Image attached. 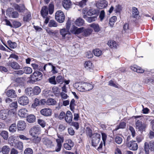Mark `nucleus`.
<instances>
[{
    "label": "nucleus",
    "instance_id": "nucleus-1",
    "mask_svg": "<svg viewBox=\"0 0 154 154\" xmlns=\"http://www.w3.org/2000/svg\"><path fill=\"white\" fill-rule=\"evenodd\" d=\"M57 135L58 138L56 140L57 145L55 147V151L59 152L61 149L62 143L64 141V137L63 136L60 135L58 134H57Z\"/></svg>",
    "mask_w": 154,
    "mask_h": 154
},
{
    "label": "nucleus",
    "instance_id": "nucleus-2",
    "mask_svg": "<svg viewBox=\"0 0 154 154\" xmlns=\"http://www.w3.org/2000/svg\"><path fill=\"white\" fill-rule=\"evenodd\" d=\"M101 136L100 134L97 133L93 134L92 137V145L94 146H97L100 140Z\"/></svg>",
    "mask_w": 154,
    "mask_h": 154
},
{
    "label": "nucleus",
    "instance_id": "nucleus-3",
    "mask_svg": "<svg viewBox=\"0 0 154 154\" xmlns=\"http://www.w3.org/2000/svg\"><path fill=\"white\" fill-rule=\"evenodd\" d=\"M56 20L59 22L62 23L65 20V16L63 13L61 11H57L55 14Z\"/></svg>",
    "mask_w": 154,
    "mask_h": 154
},
{
    "label": "nucleus",
    "instance_id": "nucleus-4",
    "mask_svg": "<svg viewBox=\"0 0 154 154\" xmlns=\"http://www.w3.org/2000/svg\"><path fill=\"white\" fill-rule=\"evenodd\" d=\"M41 131L40 127L35 126L31 128L30 131V134L33 137H35L40 133Z\"/></svg>",
    "mask_w": 154,
    "mask_h": 154
},
{
    "label": "nucleus",
    "instance_id": "nucleus-5",
    "mask_svg": "<svg viewBox=\"0 0 154 154\" xmlns=\"http://www.w3.org/2000/svg\"><path fill=\"white\" fill-rule=\"evenodd\" d=\"M7 66L11 67L15 70H19L21 69V66L17 62L14 61H9L6 63Z\"/></svg>",
    "mask_w": 154,
    "mask_h": 154
},
{
    "label": "nucleus",
    "instance_id": "nucleus-6",
    "mask_svg": "<svg viewBox=\"0 0 154 154\" xmlns=\"http://www.w3.org/2000/svg\"><path fill=\"white\" fill-rule=\"evenodd\" d=\"M42 74L38 71H35L31 76V79L34 82L38 81L42 79Z\"/></svg>",
    "mask_w": 154,
    "mask_h": 154
},
{
    "label": "nucleus",
    "instance_id": "nucleus-7",
    "mask_svg": "<svg viewBox=\"0 0 154 154\" xmlns=\"http://www.w3.org/2000/svg\"><path fill=\"white\" fill-rule=\"evenodd\" d=\"M145 151L146 154H148L149 149L151 151L154 150V141H150L149 143L146 142L145 143Z\"/></svg>",
    "mask_w": 154,
    "mask_h": 154
},
{
    "label": "nucleus",
    "instance_id": "nucleus-8",
    "mask_svg": "<svg viewBox=\"0 0 154 154\" xmlns=\"http://www.w3.org/2000/svg\"><path fill=\"white\" fill-rule=\"evenodd\" d=\"M135 125L136 129L141 132L144 131L146 127V124L143 123L142 121L139 120L136 122Z\"/></svg>",
    "mask_w": 154,
    "mask_h": 154
},
{
    "label": "nucleus",
    "instance_id": "nucleus-9",
    "mask_svg": "<svg viewBox=\"0 0 154 154\" xmlns=\"http://www.w3.org/2000/svg\"><path fill=\"white\" fill-rule=\"evenodd\" d=\"M6 14L10 17L14 18H17L19 16L18 13L14 11V9L11 8H8L6 11Z\"/></svg>",
    "mask_w": 154,
    "mask_h": 154
},
{
    "label": "nucleus",
    "instance_id": "nucleus-10",
    "mask_svg": "<svg viewBox=\"0 0 154 154\" xmlns=\"http://www.w3.org/2000/svg\"><path fill=\"white\" fill-rule=\"evenodd\" d=\"M60 33L62 36V38L63 39L68 38V36L70 35V32L66 29L63 28L60 29Z\"/></svg>",
    "mask_w": 154,
    "mask_h": 154
},
{
    "label": "nucleus",
    "instance_id": "nucleus-11",
    "mask_svg": "<svg viewBox=\"0 0 154 154\" xmlns=\"http://www.w3.org/2000/svg\"><path fill=\"white\" fill-rule=\"evenodd\" d=\"M18 102L20 104L24 106L29 103V100L26 96H23L19 98L18 99Z\"/></svg>",
    "mask_w": 154,
    "mask_h": 154
},
{
    "label": "nucleus",
    "instance_id": "nucleus-12",
    "mask_svg": "<svg viewBox=\"0 0 154 154\" xmlns=\"http://www.w3.org/2000/svg\"><path fill=\"white\" fill-rule=\"evenodd\" d=\"M97 6L99 9H102L107 6L108 2L105 0H100L96 3Z\"/></svg>",
    "mask_w": 154,
    "mask_h": 154
},
{
    "label": "nucleus",
    "instance_id": "nucleus-13",
    "mask_svg": "<svg viewBox=\"0 0 154 154\" xmlns=\"http://www.w3.org/2000/svg\"><path fill=\"white\" fill-rule=\"evenodd\" d=\"M26 124L23 121L20 120L18 122L17 124V128L18 131H23L26 128Z\"/></svg>",
    "mask_w": 154,
    "mask_h": 154
},
{
    "label": "nucleus",
    "instance_id": "nucleus-14",
    "mask_svg": "<svg viewBox=\"0 0 154 154\" xmlns=\"http://www.w3.org/2000/svg\"><path fill=\"white\" fill-rule=\"evenodd\" d=\"M127 146L131 150L135 151L137 150L138 147L137 143L135 141H131L127 144Z\"/></svg>",
    "mask_w": 154,
    "mask_h": 154
},
{
    "label": "nucleus",
    "instance_id": "nucleus-15",
    "mask_svg": "<svg viewBox=\"0 0 154 154\" xmlns=\"http://www.w3.org/2000/svg\"><path fill=\"white\" fill-rule=\"evenodd\" d=\"M62 5L66 10H68L71 7L72 4L70 0H63Z\"/></svg>",
    "mask_w": 154,
    "mask_h": 154
},
{
    "label": "nucleus",
    "instance_id": "nucleus-16",
    "mask_svg": "<svg viewBox=\"0 0 154 154\" xmlns=\"http://www.w3.org/2000/svg\"><path fill=\"white\" fill-rule=\"evenodd\" d=\"M42 141L44 144L48 148H52L54 146V144L52 141L47 138L42 139Z\"/></svg>",
    "mask_w": 154,
    "mask_h": 154
},
{
    "label": "nucleus",
    "instance_id": "nucleus-17",
    "mask_svg": "<svg viewBox=\"0 0 154 154\" xmlns=\"http://www.w3.org/2000/svg\"><path fill=\"white\" fill-rule=\"evenodd\" d=\"M41 113L44 116H48L51 114L52 110L48 108H45L42 109L40 111Z\"/></svg>",
    "mask_w": 154,
    "mask_h": 154
},
{
    "label": "nucleus",
    "instance_id": "nucleus-18",
    "mask_svg": "<svg viewBox=\"0 0 154 154\" xmlns=\"http://www.w3.org/2000/svg\"><path fill=\"white\" fill-rule=\"evenodd\" d=\"M66 115L65 117L66 122L67 123H71L73 118L71 112L69 111H67Z\"/></svg>",
    "mask_w": 154,
    "mask_h": 154
},
{
    "label": "nucleus",
    "instance_id": "nucleus-19",
    "mask_svg": "<svg viewBox=\"0 0 154 154\" xmlns=\"http://www.w3.org/2000/svg\"><path fill=\"white\" fill-rule=\"evenodd\" d=\"M13 6L15 9L19 12H23L26 10V8L23 5L19 6L17 4H14Z\"/></svg>",
    "mask_w": 154,
    "mask_h": 154
},
{
    "label": "nucleus",
    "instance_id": "nucleus-20",
    "mask_svg": "<svg viewBox=\"0 0 154 154\" xmlns=\"http://www.w3.org/2000/svg\"><path fill=\"white\" fill-rule=\"evenodd\" d=\"M8 111L5 110H2L0 111V119L2 120H5L8 116Z\"/></svg>",
    "mask_w": 154,
    "mask_h": 154
},
{
    "label": "nucleus",
    "instance_id": "nucleus-21",
    "mask_svg": "<svg viewBox=\"0 0 154 154\" xmlns=\"http://www.w3.org/2000/svg\"><path fill=\"white\" fill-rule=\"evenodd\" d=\"M101 135L103 143V142L102 141L100 143L99 146L98 148V149L99 150L102 149L103 147V144L104 146L105 145V141L107 138V135L105 133H102Z\"/></svg>",
    "mask_w": 154,
    "mask_h": 154
},
{
    "label": "nucleus",
    "instance_id": "nucleus-22",
    "mask_svg": "<svg viewBox=\"0 0 154 154\" xmlns=\"http://www.w3.org/2000/svg\"><path fill=\"white\" fill-rule=\"evenodd\" d=\"M27 110L25 108L21 109H20L18 112V115L21 117H25L27 115Z\"/></svg>",
    "mask_w": 154,
    "mask_h": 154
},
{
    "label": "nucleus",
    "instance_id": "nucleus-23",
    "mask_svg": "<svg viewBox=\"0 0 154 154\" xmlns=\"http://www.w3.org/2000/svg\"><path fill=\"white\" fill-rule=\"evenodd\" d=\"M42 16L43 18H45L48 14V8L47 6H44L42 8L41 11Z\"/></svg>",
    "mask_w": 154,
    "mask_h": 154
},
{
    "label": "nucleus",
    "instance_id": "nucleus-24",
    "mask_svg": "<svg viewBox=\"0 0 154 154\" xmlns=\"http://www.w3.org/2000/svg\"><path fill=\"white\" fill-rule=\"evenodd\" d=\"M83 17L88 22L91 23L96 20L97 17L96 16H94L88 17L86 15H84L83 16Z\"/></svg>",
    "mask_w": 154,
    "mask_h": 154
},
{
    "label": "nucleus",
    "instance_id": "nucleus-25",
    "mask_svg": "<svg viewBox=\"0 0 154 154\" xmlns=\"http://www.w3.org/2000/svg\"><path fill=\"white\" fill-rule=\"evenodd\" d=\"M6 94L8 97H10L11 98L15 97L17 96L15 91L13 90H9L6 92Z\"/></svg>",
    "mask_w": 154,
    "mask_h": 154
},
{
    "label": "nucleus",
    "instance_id": "nucleus-26",
    "mask_svg": "<svg viewBox=\"0 0 154 154\" xmlns=\"http://www.w3.org/2000/svg\"><path fill=\"white\" fill-rule=\"evenodd\" d=\"M10 150V149L9 146L5 145L2 148L1 152L3 154H8Z\"/></svg>",
    "mask_w": 154,
    "mask_h": 154
},
{
    "label": "nucleus",
    "instance_id": "nucleus-27",
    "mask_svg": "<svg viewBox=\"0 0 154 154\" xmlns=\"http://www.w3.org/2000/svg\"><path fill=\"white\" fill-rule=\"evenodd\" d=\"M132 17L134 18H137L139 14V12L137 8L135 7L132 8Z\"/></svg>",
    "mask_w": 154,
    "mask_h": 154
},
{
    "label": "nucleus",
    "instance_id": "nucleus-28",
    "mask_svg": "<svg viewBox=\"0 0 154 154\" xmlns=\"http://www.w3.org/2000/svg\"><path fill=\"white\" fill-rule=\"evenodd\" d=\"M89 26L91 28H93L95 32H98L100 30V28L99 25L97 23H93L89 25Z\"/></svg>",
    "mask_w": 154,
    "mask_h": 154
},
{
    "label": "nucleus",
    "instance_id": "nucleus-29",
    "mask_svg": "<svg viewBox=\"0 0 154 154\" xmlns=\"http://www.w3.org/2000/svg\"><path fill=\"white\" fill-rule=\"evenodd\" d=\"M0 136L5 140H7L8 138V133L7 131H3L0 133Z\"/></svg>",
    "mask_w": 154,
    "mask_h": 154
},
{
    "label": "nucleus",
    "instance_id": "nucleus-30",
    "mask_svg": "<svg viewBox=\"0 0 154 154\" xmlns=\"http://www.w3.org/2000/svg\"><path fill=\"white\" fill-rule=\"evenodd\" d=\"M55 129L52 127H49L47 130V133L48 135L52 136L56 133Z\"/></svg>",
    "mask_w": 154,
    "mask_h": 154
},
{
    "label": "nucleus",
    "instance_id": "nucleus-31",
    "mask_svg": "<svg viewBox=\"0 0 154 154\" xmlns=\"http://www.w3.org/2000/svg\"><path fill=\"white\" fill-rule=\"evenodd\" d=\"M56 103V101L54 99L49 98L46 101V104L49 106L54 105Z\"/></svg>",
    "mask_w": 154,
    "mask_h": 154
},
{
    "label": "nucleus",
    "instance_id": "nucleus-32",
    "mask_svg": "<svg viewBox=\"0 0 154 154\" xmlns=\"http://www.w3.org/2000/svg\"><path fill=\"white\" fill-rule=\"evenodd\" d=\"M98 11L94 9H90L87 12V14L88 15H94V16L97 17L98 16Z\"/></svg>",
    "mask_w": 154,
    "mask_h": 154
},
{
    "label": "nucleus",
    "instance_id": "nucleus-33",
    "mask_svg": "<svg viewBox=\"0 0 154 154\" xmlns=\"http://www.w3.org/2000/svg\"><path fill=\"white\" fill-rule=\"evenodd\" d=\"M131 69L132 70L138 73H143L144 72L143 69L138 66L137 67L132 66L131 67Z\"/></svg>",
    "mask_w": 154,
    "mask_h": 154
},
{
    "label": "nucleus",
    "instance_id": "nucleus-34",
    "mask_svg": "<svg viewBox=\"0 0 154 154\" xmlns=\"http://www.w3.org/2000/svg\"><path fill=\"white\" fill-rule=\"evenodd\" d=\"M75 23L77 26H82L84 24V21L82 18H79L76 20L75 22Z\"/></svg>",
    "mask_w": 154,
    "mask_h": 154
},
{
    "label": "nucleus",
    "instance_id": "nucleus-35",
    "mask_svg": "<svg viewBox=\"0 0 154 154\" xmlns=\"http://www.w3.org/2000/svg\"><path fill=\"white\" fill-rule=\"evenodd\" d=\"M27 121L29 123H33L35 120V117L32 115H30L27 117Z\"/></svg>",
    "mask_w": 154,
    "mask_h": 154
},
{
    "label": "nucleus",
    "instance_id": "nucleus-36",
    "mask_svg": "<svg viewBox=\"0 0 154 154\" xmlns=\"http://www.w3.org/2000/svg\"><path fill=\"white\" fill-rule=\"evenodd\" d=\"M84 83L85 91H88L93 89V86L92 84L87 82Z\"/></svg>",
    "mask_w": 154,
    "mask_h": 154
},
{
    "label": "nucleus",
    "instance_id": "nucleus-37",
    "mask_svg": "<svg viewBox=\"0 0 154 154\" xmlns=\"http://www.w3.org/2000/svg\"><path fill=\"white\" fill-rule=\"evenodd\" d=\"M51 91L48 89H45L43 91V95L45 97L52 96Z\"/></svg>",
    "mask_w": 154,
    "mask_h": 154
},
{
    "label": "nucleus",
    "instance_id": "nucleus-38",
    "mask_svg": "<svg viewBox=\"0 0 154 154\" xmlns=\"http://www.w3.org/2000/svg\"><path fill=\"white\" fill-rule=\"evenodd\" d=\"M9 131L10 132L13 133L15 132L17 130V126L16 124L14 123L11 124L9 128Z\"/></svg>",
    "mask_w": 154,
    "mask_h": 154
},
{
    "label": "nucleus",
    "instance_id": "nucleus-39",
    "mask_svg": "<svg viewBox=\"0 0 154 154\" xmlns=\"http://www.w3.org/2000/svg\"><path fill=\"white\" fill-rule=\"evenodd\" d=\"M116 16H113L110 18L109 24L110 27H113V26L114 23L116 20Z\"/></svg>",
    "mask_w": 154,
    "mask_h": 154
},
{
    "label": "nucleus",
    "instance_id": "nucleus-40",
    "mask_svg": "<svg viewBox=\"0 0 154 154\" xmlns=\"http://www.w3.org/2000/svg\"><path fill=\"white\" fill-rule=\"evenodd\" d=\"M33 94L34 95H38L41 92V89L38 86H35L32 89Z\"/></svg>",
    "mask_w": 154,
    "mask_h": 154
},
{
    "label": "nucleus",
    "instance_id": "nucleus-41",
    "mask_svg": "<svg viewBox=\"0 0 154 154\" xmlns=\"http://www.w3.org/2000/svg\"><path fill=\"white\" fill-rule=\"evenodd\" d=\"M122 137L119 136H116L114 138V141L116 143L118 144H121L122 141Z\"/></svg>",
    "mask_w": 154,
    "mask_h": 154
},
{
    "label": "nucleus",
    "instance_id": "nucleus-42",
    "mask_svg": "<svg viewBox=\"0 0 154 154\" xmlns=\"http://www.w3.org/2000/svg\"><path fill=\"white\" fill-rule=\"evenodd\" d=\"M108 45L112 48H116L117 44L116 42L113 41H109L108 43Z\"/></svg>",
    "mask_w": 154,
    "mask_h": 154
},
{
    "label": "nucleus",
    "instance_id": "nucleus-43",
    "mask_svg": "<svg viewBox=\"0 0 154 154\" xmlns=\"http://www.w3.org/2000/svg\"><path fill=\"white\" fill-rule=\"evenodd\" d=\"M25 93L27 95L29 96L33 95L32 89V88H27L25 90Z\"/></svg>",
    "mask_w": 154,
    "mask_h": 154
},
{
    "label": "nucleus",
    "instance_id": "nucleus-44",
    "mask_svg": "<svg viewBox=\"0 0 154 154\" xmlns=\"http://www.w3.org/2000/svg\"><path fill=\"white\" fill-rule=\"evenodd\" d=\"M24 73L26 74H30L32 72V68L29 67H25L23 68Z\"/></svg>",
    "mask_w": 154,
    "mask_h": 154
},
{
    "label": "nucleus",
    "instance_id": "nucleus-45",
    "mask_svg": "<svg viewBox=\"0 0 154 154\" xmlns=\"http://www.w3.org/2000/svg\"><path fill=\"white\" fill-rule=\"evenodd\" d=\"M31 19V14L29 12L27 13L24 16L23 20L26 21H28Z\"/></svg>",
    "mask_w": 154,
    "mask_h": 154
},
{
    "label": "nucleus",
    "instance_id": "nucleus-46",
    "mask_svg": "<svg viewBox=\"0 0 154 154\" xmlns=\"http://www.w3.org/2000/svg\"><path fill=\"white\" fill-rule=\"evenodd\" d=\"M49 27H56L57 26V23L54 20H51L48 24Z\"/></svg>",
    "mask_w": 154,
    "mask_h": 154
},
{
    "label": "nucleus",
    "instance_id": "nucleus-47",
    "mask_svg": "<svg viewBox=\"0 0 154 154\" xmlns=\"http://www.w3.org/2000/svg\"><path fill=\"white\" fill-rule=\"evenodd\" d=\"M15 147L19 149H22L23 148V143L21 142H18L15 144Z\"/></svg>",
    "mask_w": 154,
    "mask_h": 154
},
{
    "label": "nucleus",
    "instance_id": "nucleus-48",
    "mask_svg": "<svg viewBox=\"0 0 154 154\" xmlns=\"http://www.w3.org/2000/svg\"><path fill=\"white\" fill-rule=\"evenodd\" d=\"M122 10V7L119 4L116 5L114 7V11L116 13L120 12Z\"/></svg>",
    "mask_w": 154,
    "mask_h": 154
},
{
    "label": "nucleus",
    "instance_id": "nucleus-49",
    "mask_svg": "<svg viewBox=\"0 0 154 154\" xmlns=\"http://www.w3.org/2000/svg\"><path fill=\"white\" fill-rule=\"evenodd\" d=\"M92 32L91 29H87L83 31V35L87 36L90 35Z\"/></svg>",
    "mask_w": 154,
    "mask_h": 154
},
{
    "label": "nucleus",
    "instance_id": "nucleus-50",
    "mask_svg": "<svg viewBox=\"0 0 154 154\" xmlns=\"http://www.w3.org/2000/svg\"><path fill=\"white\" fill-rule=\"evenodd\" d=\"M8 43L9 46L11 48H14L17 46V44L15 42H12L11 40H9L8 41Z\"/></svg>",
    "mask_w": 154,
    "mask_h": 154
},
{
    "label": "nucleus",
    "instance_id": "nucleus-51",
    "mask_svg": "<svg viewBox=\"0 0 154 154\" xmlns=\"http://www.w3.org/2000/svg\"><path fill=\"white\" fill-rule=\"evenodd\" d=\"M126 127V123L124 122H121L119 125L117 126L115 130L116 131L120 128H124Z\"/></svg>",
    "mask_w": 154,
    "mask_h": 154
},
{
    "label": "nucleus",
    "instance_id": "nucleus-52",
    "mask_svg": "<svg viewBox=\"0 0 154 154\" xmlns=\"http://www.w3.org/2000/svg\"><path fill=\"white\" fill-rule=\"evenodd\" d=\"M56 81L58 83L62 84L64 82V78L61 75H58L56 78Z\"/></svg>",
    "mask_w": 154,
    "mask_h": 154
},
{
    "label": "nucleus",
    "instance_id": "nucleus-53",
    "mask_svg": "<svg viewBox=\"0 0 154 154\" xmlns=\"http://www.w3.org/2000/svg\"><path fill=\"white\" fill-rule=\"evenodd\" d=\"M93 52L95 56L97 57L100 56L102 54V51L99 49H96L94 50Z\"/></svg>",
    "mask_w": 154,
    "mask_h": 154
},
{
    "label": "nucleus",
    "instance_id": "nucleus-54",
    "mask_svg": "<svg viewBox=\"0 0 154 154\" xmlns=\"http://www.w3.org/2000/svg\"><path fill=\"white\" fill-rule=\"evenodd\" d=\"M85 68L88 69L92 67V63L90 61L85 62L84 64Z\"/></svg>",
    "mask_w": 154,
    "mask_h": 154
},
{
    "label": "nucleus",
    "instance_id": "nucleus-55",
    "mask_svg": "<svg viewBox=\"0 0 154 154\" xmlns=\"http://www.w3.org/2000/svg\"><path fill=\"white\" fill-rule=\"evenodd\" d=\"M75 100L73 99L72 100L70 103L69 106L70 109L72 111L75 108L74 106L76 105L75 103Z\"/></svg>",
    "mask_w": 154,
    "mask_h": 154
},
{
    "label": "nucleus",
    "instance_id": "nucleus-56",
    "mask_svg": "<svg viewBox=\"0 0 154 154\" xmlns=\"http://www.w3.org/2000/svg\"><path fill=\"white\" fill-rule=\"evenodd\" d=\"M33 150L30 148H27L25 149L24 152V154H33Z\"/></svg>",
    "mask_w": 154,
    "mask_h": 154
},
{
    "label": "nucleus",
    "instance_id": "nucleus-57",
    "mask_svg": "<svg viewBox=\"0 0 154 154\" xmlns=\"http://www.w3.org/2000/svg\"><path fill=\"white\" fill-rule=\"evenodd\" d=\"M49 82L52 84L56 85L57 84V82L55 80V76H53L50 78L49 79Z\"/></svg>",
    "mask_w": 154,
    "mask_h": 154
},
{
    "label": "nucleus",
    "instance_id": "nucleus-58",
    "mask_svg": "<svg viewBox=\"0 0 154 154\" xmlns=\"http://www.w3.org/2000/svg\"><path fill=\"white\" fill-rule=\"evenodd\" d=\"M86 132L87 135L89 137H91L93 134L91 129L89 127H87L86 128Z\"/></svg>",
    "mask_w": 154,
    "mask_h": 154
},
{
    "label": "nucleus",
    "instance_id": "nucleus-59",
    "mask_svg": "<svg viewBox=\"0 0 154 154\" xmlns=\"http://www.w3.org/2000/svg\"><path fill=\"white\" fill-rule=\"evenodd\" d=\"M15 82L20 85H21L23 83L24 79L23 78H18L15 80Z\"/></svg>",
    "mask_w": 154,
    "mask_h": 154
},
{
    "label": "nucleus",
    "instance_id": "nucleus-60",
    "mask_svg": "<svg viewBox=\"0 0 154 154\" xmlns=\"http://www.w3.org/2000/svg\"><path fill=\"white\" fill-rule=\"evenodd\" d=\"M48 10L49 14H53L54 11V5L52 4H50L49 6Z\"/></svg>",
    "mask_w": 154,
    "mask_h": 154
},
{
    "label": "nucleus",
    "instance_id": "nucleus-61",
    "mask_svg": "<svg viewBox=\"0 0 154 154\" xmlns=\"http://www.w3.org/2000/svg\"><path fill=\"white\" fill-rule=\"evenodd\" d=\"M39 105H40V103L39 100L37 98H35V100L34 103L32 104V106L35 108L36 106Z\"/></svg>",
    "mask_w": 154,
    "mask_h": 154
},
{
    "label": "nucleus",
    "instance_id": "nucleus-62",
    "mask_svg": "<svg viewBox=\"0 0 154 154\" xmlns=\"http://www.w3.org/2000/svg\"><path fill=\"white\" fill-rule=\"evenodd\" d=\"M38 122L42 128H44L45 126L46 123L44 121L39 119L38 120Z\"/></svg>",
    "mask_w": 154,
    "mask_h": 154
},
{
    "label": "nucleus",
    "instance_id": "nucleus-63",
    "mask_svg": "<svg viewBox=\"0 0 154 154\" xmlns=\"http://www.w3.org/2000/svg\"><path fill=\"white\" fill-rule=\"evenodd\" d=\"M24 72H23V70H16L14 71L13 73L15 75H20L23 74Z\"/></svg>",
    "mask_w": 154,
    "mask_h": 154
},
{
    "label": "nucleus",
    "instance_id": "nucleus-64",
    "mask_svg": "<svg viewBox=\"0 0 154 154\" xmlns=\"http://www.w3.org/2000/svg\"><path fill=\"white\" fill-rule=\"evenodd\" d=\"M48 64L49 65L51 66V67L52 68L51 72H52L53 74H55L58 72L56 69V67L52 65L51 63H49Z\"/></svg>",
    "mask_w": 154,
    "mask_h": 154
}]
</instances>
